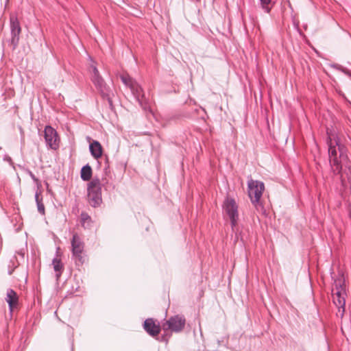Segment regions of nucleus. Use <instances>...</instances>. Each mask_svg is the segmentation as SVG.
Returning a JSON list of instances; mask_svg holds the SVG:
<instances>
[{
    "label": "nucleus",
    "instance_id": "nucleus-1",
    "mask_svg": "<svg viewBox=\"0 0 351 351\" xmlns=\"http://www.w3.org/2000/svg\"><path fill=\"white\" fill-rule=\"evenodd\" d=\"M327 144L328 146L329 161L332 171L336 173H341L343 166L348 165V156L346 148L341 143L338 136L327 132Z\"/></svg>",
    "mask_w": 351,
    "mask_h": 351
},
{
    "label": "nucleus",
    "instance_id": "nucleus-2",
    "mask_svg": "<svg viewBox=\"0 0 351 351\" xmlns=\"http://www.w3.org/2000/svg\"><path fill=\"white\" fill-rule=\"evenodd\" d=\"M265 191V184L263 182L249 178L247 181V194L251 203L255 208L263 213H265V208L261 201V197Z\"/></svg>",
    "mask_w": 351,
    "mask_h": 351
},
{
    "label": "nucleus",
    "instance_id": "nucleus-3",
    "mask_svg": "<svg viewBox=\"0 0 351 351\" xmlns=\"http://www.w3.org/2000/svg\"><path fill=\"white\" fill-rule=\"evenodd\" d=\"M334 286L335 288L332 289L333 302L339 309L337 315L343 317L346 304V290L343 278L340 277L335 280Z\"/></svg>",
    "mask_w": 351,
    "mask_h": 351
},
{
    "label": "nucleus",
    "instance_id": "nucleus-4",
    "mask_svg": "<svg viewBox=\"0 0 351 351\" xmlns=\"http://www.w3.org/2000/svg\"><path fill=\"white\" fill-rule=\"evenodd\" d=\"M88 201L93 207L99 206L102 202L101 182L98 178L93 179L88 184Z\"/></svg>",
    "mask_w": 351,
    "mask_h": 351
},
{
    "label": "nucleus",
    "instance_id": "nucleus-5",
    "mask_svg": "<svg viewBox=\"0 0 351 351\" xmlns=\"http://www.w3.org/2000/svg\"><path fill=\"white\" fill-rule=\"evenodd\" d=\"M186 324V319L183 315H177L171 317L162 324L164 331L170 330L174 332H180L183 330Z\"/></svg>",
    "mask_w": 351,
    "mask_h": 351
},
{
    "label": "nucleus",
    "instance_id": "nucleus-6",
    "mask_svg": "<svg viewBox=\"0 0 351 351\" xmlns=\"http://www.w3.org/2000/svg\"><path fill=\"white\" fill-rule=\"evenodd\" d=\"M223 209L229 216L234 230L239 219L238 206L236 205L235 201L233 199L227 198L223 204Z\"/></svg>",
    "mask_w": 351,
    "mask_h": 351
},
{
    "label": "nucleus",
    "instance_id": "nucleus-7",
    "mask_svg": "<svg viewBox=\"0 0 351 351\" xmlns=\"http://www.w3.org/2000/svg\"><path fill=\"white\" fill-rule=\"evenodd\" d=\"M45 138L47 144L53 149H57L59 146V138L56 131L51 126L45 128Z\"/></svg>",
    "mask_w": 351,
    "mask_h": 351
},
{
    "label": "nucleus",
    "instance_id": "nucleus-8",
    "mask_svg": "<svg viewBox=\"0 0 351 351\" xmlns=\"http://www.w3.org/2000/svg\"><path fill=\"white\" fill-rule=\"evenodd\" d=\"M144 329L149 335L155 337L160 333L162 326L157 324L153 319H147L144 322Z\"/></svg>",
    "mask_w": 351,
    "mask_h": 351
},
{
    "label": "nucleus",
    "instance_id": "nucleus-9",
    "mask_svg": "<svg viewBox=\"0 0 351 351\" xmlns=\"http://www.w3.org/2000/svg\"><path fill=\"white\" fill-rule=\"evenodd\" d=\"M72 252L76 257H80L84 250V243L77 234H74L71 241Z\"/></svg>",
    "mask_w": 351,
    "mask_h": 351
},
{
    "label": "nucleus",
    "instance_id": "nucleus-10",
    "mask_svg": "<svg viewBox=\"0 0 351 351\" xmlns=\"http://www.w3.org/2000/svg\"><path fill=\"white\" fill-rule=\"evenodd\" d=\"M5 300L8 303L10 309L12 311L17 306L19 298L14 290L8 289L6 293Z\"/></svg>",
    "mask_w": 351,
    "mask_h": 351
},
{
    "label": "nucleus",
    "instance_id": "nucleus-11",
    "mask_svg": "<svg viewBox=\"0 0 351 351\" xmlns=\"http://www.w3.org/2000/svg\"><path fill=\"white\" fill-rule=\"evenodd\" d=\"M90 151L93 156L96 159L99 158L102 156V147L98 141H94L90 144Z\"/></svg>",
    "mask_w": 351,
    "mask_h": 351
},
{
    "label": "nucleus",
    "instance_id": "nucleus-12",
    "mask_svg": "<svg viewBox=\"0 0 351 351\" xmlns=\"http://www.w3.org/2000/svg\"><path fill=\"white\" fill-rule=\"evenodd\" d=\"M12 34L14 37L18 36L21 33V27L18 19L12 16L10 19Z\"/></svg>",
    "mask_w": 351,
    "mask_h": 351
},
{
    "label": "nucleus",
    "instance_id": "nucleus-13",
    "mask_svg": "<svg viewBox=\"0 0 351 351\" xmlns=\"http://www.w3.org/2000/svg\"><path fill=\"white\" fill-rule=\"evenodd\" d=\"M92 176V169L90 166L86 165L81 169V178L84 181H88Z\"/></svg>",
    "mask_w": 351,
    "mask_h": 351
},
{
    "label": "nucleus",
    "instance_id": "nucleus-14",
    "mask_svg": "<svg viewBox=\"0 0 351 351\" xmlns=\"http://www.w3.org/2000/svg\"><path fill=\"white\" fill-rule=\"evenodd\" d=\"M53 266L54 270L58 272V274H56L57 278H59L61 274V271L62 269V264L61 263L60 259L55 258L53 261Z\"/></svg>",
    "mask_w": 351,
    "mask_h": 351
},
{
    "label": "nucleus",
    "instance_id": "nucleus-15",
    "mask_svg": "<svg viewBox=\"0 0 351 351\" xmlns=\"http://www.w3.org/2000/svg\"><path fill=\"white\" fill-rule=\"evenodd\" d=\"M122 82L130 88H134V83L135 82L130 76L123 75L121 76Z\"/></svg>",
    "mask_w": 351,
    "mask_h": 351
},
{
    "label": "nucleus",
    "instance_id": "nucleus-16",
    "mask_svg": "<svg viewBox=\"0 0 351 351\" xmlns=\"http://www.w3.org/2000/svg\"><path fill=\"white\" fill-rule=\"evenodd\" d=\"M274 1H260L261 8L265 12L268 13L272 8Z\"/></svg>",
    "mask_w": 351,
    "mask_h": 351
},
{
    "label": "nucleus",
    "instance_id": "nucleus-17",
    "mask_svg": "<svg viewBox=\"0 0 351 351\" xmlns=\"http://www.w3.org/2000/svg\"><path fill=\"white\" fill-rule=\"evenodd\" d=\"M92 70H93V81L95 82V83L100 84L102 80L99 77V71H98L97 69L95 66H92Z\"/></svg>",
    "mask_w": 351,
    "mask_h": 351
},
{
    "label": "nucleus",
    "instance_id": "nucleus-18",
    "mask_svg": "<svg viewBox=\"0 0 351 351\" xmlns=\"http://www.w3.org/2000/svg\"><path fill=\"white\" fill-rule=\"evenodd\" d=\"M134 88L130 89L136 97H138L141 94L142 88L136 82L134 83Z\"/></svg>",
    "mask_w": 351,
    "mask_h": 351
},
{
    "label": "nucleus",
    "instance_id": "nucleus-19",
    "mask_svg": "<svg viewBox=\"0 0 351 351\" xmlns=\"http://www.w3.org/2000/svg\"><path fill=\"white\" fill-rule=\"evenodd\" d=\"M36 202H37V204H38V211L42 213V214H44L45 213V206L43 204H41L39 200H38V195L36 194Z\"/></svg>",
    "mask_w": 351,
    "mask_h": 351
},
{
    "label": "nucleus",
    "instance_id": "nucleus-20",
    "mask_svg": "<svg viewBox=\"0 0 351 351\" xmlns=\"http://www.w3.org/2000/svg\"><path fill=\"white\" fill-rule=\"evenodd\" d=\"M339 69L343 71L344 73L350 75V72L347 70L346 69L342 68L341 66H339Z\"/></svg>",
    "mask_w": 351,
    "mask_h": 351
}]
</instances>
